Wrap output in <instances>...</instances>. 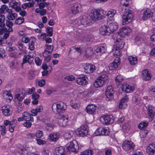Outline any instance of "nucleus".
<instances>
[{"label":"nucleus","mask_w":155,"mask_h":155,"mask_svg":"<svg viewBox=\"0 0 155 155\" xmlns=\"http://www.w3.org/2000/svg\"><path fill=\"white\" fill-rule=\"evenodd\" d=\"M106 50L105 47L104 46L98 47L94 51H93L92 48H87L85 50L84 56L88 58L92 56L94 53L98 56L101 55L102 53H105Z\"/></svg>","instance_id":"obj_1"},{"label":"nucleus","mask_w":155,"mask_h":155,"mask_svg":"<svg viewBox=\"0 0 155 155\" xmlns=\"http://www.w3.org/2000/svg\"><path fill=\"white\" fill-rule=\"evenodd\" d=\"M134 15L132 11L125 9L122 16L123 24L124 25L130 22L133 18Z\"/></svg>","instance_id":"obj_2"},{"label":"nucleus","mask_w":155,"mask_h":155,"mask_svg":"<svg viewBox=\"0 0 155 155\" xmlns=\"http://www.w3.org/2000/svg\"><path fill=\"white\" fill-rule=\"evenodd\" d=\"M103 10L94 9L91 12L90 15L91 19L94 21H96L101 19L104 14Z\"/></svg>","instance_id":"obj_3"},{"label":"nucleus","mask_w":155,"mask_h":155,"mask_svg":"<svg viewBox=\"0 0 155 155\" xmlns=\"http://www.w3.org/2000/svg\"><path fill=\"white\" fill-rule=\"evenodd\" d=\"M108 79V77L107 74H102L96 79L94 82V85L96 87H101Z\"/></svg>","instance_id":"obj_4"},{"label":"nucleus","mask_w":155,"mask_h":155,"mask_svg":"<svg viewBox=\"0 0 155 155\" xmlns=\"http://www.w3.org/2000/svg\"><path fill=\"white\" fill-rule=\"evenodd\" d=\"M67 106L65 104L62 102H58L53 104L52 106L53 111L55 109L56 111L59 113L63 112L66 109Z\"/></svg>","instance_id":"obj_5"},{"label":"nucleus","mask_w":155,"mask_h":155,"mask_svg":"<svg viewBox=\"0 0 155 155\" xmlns=\"http://www.w3.org/2000/svg\"><path fill=\"white\" fill-rule=\"evenodd\" d=\"M135 147V145L130 140L125 141L122 145L123 149L127 152L133 151Z\"/></svg>","instance_id":"obj_6"},{"label":"nucleus","mask_w":155,"mask_h":155,"mask_svg":"<svg viewBox=\"0 0 155 155\" xmlns=\"http://www.w3.org/2000/svg\"><path fill=\"white\" fill-rule=\"evenodd\" d=\"M113 37L114 42L115 43V45L114 47H116L119 50L122 49L124 45V40L120 38V37L118 38L116 35H114Z\"/></svg>","instance_id":"obj_7"},{"label":"nucleus","mask_w":155,"mask_h":155,"mask_svg":"<svg viewBox=\"0 0 155 155\" xmlns=\"http://www.w3.org/2000/svg\"><path fill=\"white\" fill-rule=\"evenodd\" d=\"M81 6L78 3L72 4L68 10V12L71 13L76 14L81 11Z\"/></svg>","instance_id":"obj_8"},{"label":"nucleus","mask_w":155,"mask_h":155,"mask_svg":"<svg viewBox=\"0 0 155 155\" xmlns=\"http://www.w3.org/2000/svg\"><path fill=\"white\" fill-rule=\"evenodd\" d=\"M87 134V126L86 124L82 125L76 132V134L80 137L85 136Z\"/></svg>","instance_id":"obj_9"},{"label":"nucleus","mask_w":155,"mask_h":155,"mask_svg":"<svg viewBox=\"0 0 155 155\" xmlns=\"http://www.w3.org/2000/svg\"><path fill=\"white\" fill-rule=\"evenodd\" d=\"M68 144L69 145L67 147L68 150L74 152L78 151L79 149V146L76 140H73L70 142Z\"/></svg>","instance_id":"obj_10"},{"label":"nucleus","mask_w":155,"mask_h":155,"mask_svg":"<svg viewBox=\"0 0 155 155\" xmlns=\"http://www.w3.org/2000/svg\"><path fill=\"white\" fill-rule=\"evenodd\" d=\"M131 31V29L128 27H124L120 28L119 32L116 34L118 37H124L125 35H128Z\"/></svg>","instance_id":"obj_11"},{"label":"nucleus","mask_w":155,"mask_h":155,"mask_svg":"<svg viewBox=\"0 0 155 155\" xmlns=\"http://www.w3.org/2000/svg\"><path fill=\"white\" fill-rule=\"evenodd\" d=\"M101 120L105 124H111L114 121L113 117L111 115L103 116L101 118Z\"/></svg>","instance_id":"obj_12"},{"label":"nucleus","mask_w":155,"mask_h":155,"mask_svg":"<svg viewBox=\"0 0 155 155\" xmlns=\"http://www.w3.org/2000/svg\"><path fill=\"white\" fill-rule=\"evenodd\" d=\"M68 122V118L64 115H59L58 122L61 126H65L67 125Z\"/></svg>","instance_id":"obj_13"},{"label":"nucleus","mask_w":155,"mask_h":155,"mask_svg":"<svg viewBox=\"0 0 155 155\" xmlns=\"http://www.w3.org/2000/svg\"><path fill=\"white\" fill-rule=\"evenodd\" d=\"M2 113L5 116H8L12 113V108L9 105H6L2 107Z\"/></svg>","instance_id":"obj_14"},{"label":"nucleus","mask_w":155,"mask_h":155,"mask_svg":"<svg viewBox=\"0 0 155 155\" xmlns=\"http://www.w3.org/2000/svg\"><path fill=\"white\" fill-rule=\"evenodd\" d=\"M150 17L153 18V20H155V13L152 12L149 9H147L143 12V19L145 20Z\"/></svg>","instance_id":"obj_15"},{"label":"nucleus","mask_w":155,"mask_h":155,"mask_svg":"<svg viewBox=\"0 0 155 155\" xmlns=\"http://www.w3.org/2000/svg\"><path fill=\"white\" fill-rule=\"evenodd\" d=\"M109 133V131L106 128L99 127L95 131L94 134L95 136L107 135Z\"/></svg>","instance_id":"obj_16"},{"label":"nucleus","mask_w":155,"mask_h":155,"mask_svg":"<svg viewBox=\"0 0 155 155\" xmlns=\"http://www.w3.org/2000/svg\"><path fill=\"white\" fill-rule=\"evenodd\" d=\"M97 107L93 104H89L86 107V111L88 114H96Z\"/></svg>","instance_id":"obj_17"},{"label":"nucleus","mask_w":155,"mask_h":155,"mask_svg":"<svg viewBox=\"0 0 155 155\" xmlns=\"http://www.w3.org/2000/svg\"><path fill=\"white\" fill-rule=\"evenodd\" d=\"M121 88L123 91L127 93L133 92L134 89V86L129 85L126 83L123 84Z\"/></svg>","instance_id":"obj_18"},{"label":"nucleus","mask_w":155,"mask_h":155,"mask_svg":"<svg viewBox=\"0 0 155 155\" xmlns=\"http://www.w3.org/2000/svg\"><path fill=\"white\" fill-rule=\"evenodd\" d=\"M114 93V91L112 87L111 86H108L105 91V95L108 98V101L113 97Z\"/></svg>","instance_id":"obj_19"},{"label":"nucleus","mask_w":155,"mask_h":155,"mask_svg":"<svg viewBox=\"0 0 155 155\" xmlns=\"http://www.w3.org/2000/svg\"><path fill=\"white\" fill-rule=\"evenodd\" d=\"M99 31L100 34L103 35H109L110 34V30L109 29L108 26L105 25L100 28Z\"/></svg>","instance_id":"obj_20"},{"label":"nucleus","mask_w":155,"mask_h":155,"mask_svg":"<svg viewBox=\"0 0 155 155\" xmlns=\"http://www.w3.org/2000/svg\"><path fill=\"white\" fill-rule=\"evenodd\" d=\"M87 77L85 75L82 77H78L76 78V82L80 85H85L87 83Z\"/></svg>","instance_id":"obj_21"},{"label":"nucleus","mask_w":155,"mask_h":155,"mask_svg":"<svg viewBox=\"0 0 155 155\" xmlns=\"http://www.w3.org/2000/svg\"><path fill=\"white\" fill-rule=\"evenodd\" d=\"M155 152V143L150 144L146 149L147 153L149 155H153Z\"/></svg>","instance_id":"obj_22"},{"label":"nucleus","mask_w":155,"mask_h":155,"mask_svg":"<svg viewBox=\"0 0 155 155\" xmlns=\"http://www.w3.org/2000/svg\"><path fill=\"white\" fill-rule=\"evenodd\" d=\"M120 58L117 56L114 60L113 62L110 64V67L111 68V69L115 70L120 64Z\"/></svg>","instance_id":"obj_23"},{"label":"nucleus","mask_w":155,"mask_h":155,"mask_svg":"<svg viewBox=\"0 0 155 155\" xmlns=\"http://www.w3.org/2000/svg\"><path fill=\"white\" fill-rule=\"evenodd\" d=\"M132 101L135 105H137L141 104V97L140 95L135 94L132 97Z\"/></svg>","instance_id":"obj_24"},{"label":"nucleus","mask_w":155,"mask_h":155,"mask_svg":"<svg viewBox=\"0 0 155 155\" xmlns=\"http://www.w3.org/2000/svg\"><path fill=\"white\" fill-rule=\"evenodd\" d=\"M149 72V70L147 69H146L143 71H142V79L143 80L146 81L151 79V75Z\"/></svg>","instance_id":"obj_25"},{"label":"nucleus","mask_w":155,"mask_h":155,"mask_svg":"<svg viewBox=\"0 0 155 155\" xmlns=\"http://www.w3.org/2000/svg\"><path fill=\"white\" fill-rule=\"evenodd\" d=\"M89 23L88 18L85 17L84 18L83 17L81 20L78 21L77 22L75 23V25L76 27L77 26L80 25L81 24L84 26H86Z\"/></svg>","instance_id":"obj_26"},{"label":"nucleus","mask_w":155,"mask_h":155,"mask_svg":"<svg viewBox=\"0 0 155 155\" xmlns=\"http://www.w3.org/2000/svg\"><path fill=\"white\" fill-rule=\"evenodd\" d=\"M22 116H23L25 120L31 122H33L34 121L33 118L31 117V114L28 113L27 112H24L22 113Z\"/></svg>","instance_id":"obj_27"},{"label":"nucleus","mask_w":155,"mask_h":155,"mask_svg":"<svg viewBox=\"0 0 155 155\" xmlns=\"http://www.w3.org/2000/svg\"><path fill=\"white\" fill-rule=\"evenodd\" d=\"M84 69L85 72L87 73H92L95 70V66L92 64H88L84 67Z\"/></svg>","instance_id":"obj_28"},{"label":"nucleus","mask_w":155,"mask_h":155,"mask_svg":"<svg viewBox=\"0 0 155 155\" xmlns=\"http://www.w3.org/2000/svg\"><path fill=\"white\" fill-rule=\"evenodd\" d=\"M65 152L64 147L61 146L58 147L55 149L54 155H64Z\"/></svg>","instance_id":"obj_29"},{"label":"nucleus","mask_w":155,"mask_h":155,"mask_svg":"<svg viewBox=\"0 0 155 155\" xmlns=\"http://www.w3.org/2000/svg\"><path fill=\"white\" fill-rule=\"evenodd\" d=\"M25 91L23 89H21L19 93L15 95V97L18 100L21 101L24 98L25 94Z\"/></svg>","instance_id":"obj_30"},{"label":"nucleus","mask_w":155,"mask_h":155,"mask_svg":"<svg viewBox=\"0 0 155 155\" xmlns=\"http://www.w3.org/2000/svg\"><path fill=\"white\" fill-rule=\"evenodd\" d=\"M60 134L58 133H51L49 136V139L53 141H56L59 138Z\"/></svg>","instance_id":"obj_31"},{"label":"nucleus","mask_w":155,"mask_h":155,"mask_svg":"<svg viewBox=\"0 0 155 155\" xmlns=\"http://www.w3.org/2000/svg\"><path fill=\"white\" fill-rule=\"evenodd\" d=\"M155 109L151 106H150L148 109L147 114L151 118L153 117L155 115Z\"/></svg>","instance_id":"obj_32"},{"label":"nucleus","mask_w":155,"mask_h":155,"mask_svg":"<svg viewBox=\"0 0 155 155\" xmlns=\"http://www.w3.org/2000/svg\"><path fill=\"white\" fill-rule=\"evenodd\" d=\"M109 29L110 30V33L116 30L118 28L117 24L116 23H110L108 26Z\"/></svg>","instance_id":"obj_33"},{"label":"nucleus","mask_w":155,"mask_h":155,"mask_svg":"<svg viewBox=\"0 0 155 155\" xmlns=\"http://www.w3.org/2000/svg\"><path fill=\"white\" fill-rule=\"evenodd\" d=\"M128 60L130 64L132 65H135L137 62V58L136 57L129 56Z\"/></svg>","instance_id":"obj_34"},{"label":"nucleus","mask_w":155,"mask_h":155,"mask_svg":"<svg viewBox=\"0 0 155 155\" xmlns=\"http://www.w3.org/2000/svg\"><path fill=\"white\" fill-rule=\"evenodd\" d=\"M46 48L45 49L44 52L48 54H51L53 51L54 46L52 45H45Z\"/></svg>","instance_id":"obj_35"},{"label":"nucleus","mask_w":155,"mask_h":155,"mask_svg":"<svg viewBox=\"0 0 155 155\" xmlns=\"http://www.w3.org/2000/svg\"><path fill=\"white\" fill-rule=\"evenodd\" d=\"M17 17V15L15 13H13L12 10L9 12L8 18L9 20H13Z\"/></svg>","instance_id":"obj_36"},{"label":"nucleus","mask_w":155,"mask_h":155,"mask_svg":"<svg viewBox=\"0 0 155 155\" xmlns=\"http://www.w3.org/2000/svg\"><path fill=\"white\" fill-rule=\"evenodd\" d=\"M3 97L4 98L6 99H8L9 100H12L13 98L12 95L11 94V92H6L4 93L3 94Z\"/></svg>","instance_id":"obj_37"},{"label":"nucleus","mask_w":155,"mask_h":155,"mask_svg":"<svg viewBox=\"0 0 155 155\" xmlns=\"http://www.w3.org/2000/svg\"><path fill=\"white\" fill-rule=\"evenodd\" d=\"M130 127L128 123H125L122 126V130L124 132H128L130 129Z\"/></svg>","instance_id":"obj_38"},{"label":"nucleus","mask_w":155,"mask_h":155,"mask_svg":"<svg viewBox=\"0 0 155 155\" xmlns=\"http://www.w3.org/2000/svg\"><path fill=\"white\" fill-rule=\"evenodd\" d=\"M116 10L113 9H111L109 11L107 14V15L109 18H110L112 20L114 15L116 13Z\"/></svg>","instance_id":"obj_39"},{"label":"nucleus","mask_w":155,"mask_h":155,"mask_svg":"<svg viewBox=\"0 0 155 155\" xmlns=\"http://www.w3.org/2000/svg\"><path fill=\"white\" fill-rule=\"evenodd\" d=\"M148 125V123L147 121L144 120L141 122L140 124L138 125V127L139 129H141L144 127H146Z\"/></svg>","instance_id":"obj_40"},{"label":"nucleus","mask_w":155,"mask_h":155,"mask_svg":"<svg viewBox=\"0 0 155 155\" xmlns=\"http://www.w3.org/2000/svg\"><path fill=\"white\" fill-rule=\"evenodd\" d=\"M35 41L34 38H31V41H30V43L28 44L29 48L31 51H32L35 48L34 44L35 43Z\"/></svg>","instance_id":"obj_41"},{"label":"nucleus","mask_w":155,"mask_h":155,"mask_svg":"<svg viewBox=\"0 0 155 155\" xmlns=\"http://www.w3.org/2000/svg\"><path fill=\"white\" fill-rule=\"evenodd\" d=\"M46 31L47 33V35L49 37H51L53 35V28L52 27L48 26L46 29Z\"/></svg>","instance_id":"obj_42"},{"label":"nucleus","mask_w":155,"mask_h":155,"mask_svg":"<svg viewBox=\"0 0 155 155\" xmlns=\"http://www.w3.org/2000/svg\"><path fill=\"white\" fill-rule=\"evenodd\" d=\"M15 49V47L12 46V43L11 42H8L7 44V49L9 51H14Z\"/></svg>","instance_id":"obj_43"},{"label":"nucleus","mask_w":155,"mask_h":155,"mask_svg":"<svg viewBox=\"0 0 155 155\" xmlns=\"http://www.w3.org/2000/svg\"><path fill=\"white\" fill-rule=\"evenodd\" d=\"M144 40L143 38H141L140 36H137L135 38V42L137 45H140L142 42V41H143Z\"/></svg>","instance_id":"obj_44"},{"label":"nucleus","mask_w":155,"mask_h":155,"mask_svg":"<svg viewBox=\"0 0 155 155\" xmlns=\"http://www.w3.org/2000/svg\"><path fill=\"white\" fill-rule=\"evenodd\" d=\"M0 131H1V134L4 136L6 133V128L5 126L0 125Z\"/></svg>","instance_id":"obj_45"},{"label":"nucleus","mask_w":155,"mask_h":155,"mask_svg":"<svg viewBox=\"0 0 155 155\" xmlns=\"http://www.w3.org/2000/svg\"><path fill=\"white\" fill-rule=\"evenodd\" d=\"M93 151L91 150H84L81 152L80 155H92Z\"/></svg>","instance_id":"obj_46"},{"label":"nucleus","mask_w":155,"mask_h":155,"mask_svg":"<svg viewBox=\"0 0 155 155\" xmlns=\"http://www.w3.org/2000/svg\"><path fill=\"white\" fill-rule=\"evenodd\" d=\"M43 56L44 58V60L47 62H48L50 61L51 57L50 55L48 54L43 52Z\"/></svg>","instance_id":"obj_47"},{"label":"nucleus","mask_w":155,"mask_h":155,"mask_svg":"<svg viewBox=\"0 0 155 155\" xmlns=\"http://www.w3.org/2000/svg\"><path fill=\"white\" fill-rule=\"evenodd\" d=\"M31 38H29L28 37L23 36L21 38V41L23 43H27L29 42L30 41H31Z\"/></svg>","instance_id":"obj_48"},{"label":"nucleus","mask_w":155,"mask_h":155,"mask_svg":"<svg viewBox=\"0 0 155 155\" xmlns=\"http://www.w3.org/2000/svg\"><path fill=\"white\" fill-rule=\"evenodd\" d=\"M24 21V18L22 17H19L16 19L15 23L16 24L20 25Z\"/></svg>","instance_id":"obj_49"},{"label":"nucleus","mask_w":155,"mask_h":155,"mask_svg":"<svg viewBox=\"0 0 155 155\" xmlns=\"http://www.w3.org/2000/svg\"><path fill=\"white\" fill-rule=\"evenodd\" d=\"M113 50V51H114V55L119 56L121 54L120 50L118 49V48H116V47H114Z\"/></svg>","instance_id":"obj_50"},{"label":"nucleus","mask_w":155,"mask_h":155,"mask_svg":"<svg viewBox=\"0 0 155 155\" xmlns=\"http://www.w3.org/2000/svg\"><path fill=\"white\" fill-rule=\"evenodd\" d=\"M43 135V133L42 131L38 130H37L35 134V136L36 137L40 138Z\"/></svg>","instance_id":"obj_51"},{"label":"nucleus","mask_w":155,"mask_h":155,"mask_svg":"<svg viewBox=\"0 0 155 155\" xmlns=\"http://www.w3.org/2000/svg\"><path fill=\"white\" fill-rule=\"evenodd\" d=\"M120 3L123 6L127 7L129 5V0H121Z\"/></svg>","instance_id":"obj_52"},{"label":"nucleus","mask_w":155,"mask_h":155,"mask_svg":"<svg viewBox=\"0 0 155 155\" xmlns=\"http://www.w3.org/2000/svg\"><path fill=\"white\" fill-rule=\"evenodd\" d=\"M19 153L21 155H27L28 151L25 148H23L19 151Z\"/></svg>","instance_id":"obj_53"},{"label":"nucleus","mask_w":155,"mask_h":155,"mask_svg":"<svg viewBox=\"0 0 155 155\" xmlns=\"http://www.w3.org/2000/svg\"><path fill=\"white\" fill-rule=\"evenodd\" d=\"M29 56V55H26L24 56L23 59V61L21 63L22 64H24L25 63L28 62Z\"/></svg>","instance_id":"obj_54"},{"label":"nucleus","mask_w":155,"mask_h":155,"mask_svg":"<svg viewBox=\"0 0 155 155\" xmlns=\"http://www.w3.org/2000/svg\"><path fill=\"white\" fill-rule=\"evenodd\" d=\"M45 127L47 130L51 131L53 130L54 126L48 123L46 124Z\"/></svg>","instance_id":"obj_55"},{"label":"nucleus","mask_w":155,"mask_h":155,"mask_svg":"<svg viewBox=\"0 0 155 155\" xmlns=\"http://www.w3.org/2000/svg\"><path fill=\"white\" fill-rule=\"evenodd\" d=\"M18 48L22 51H24L25 49V47L21 43H19Z\"/></svg>","instance_id":"obj_56"},{"label":"nucleus","mask_w":155,"mask_h":155,"mask_svg":"<svg viewBox=\"0 0 155 155\" xmlns=\"http://www.w3.org/2000/svg\"><path fill=\"white\" fill-rule=\"evenodd\" d=\"M7 8L8 6L6 5H3L0 8V13H4L5 10Z\"/></svg>","instance_id":"obj_57"},{"label":"nucleus","mask_w":155,"mask_h":155,"mask_svg":"<svg viewBox=\"0 0 155 155\" xmlns=\"http://www.w3.org/2000/svg\"><path fill=\"white\" fill-rule=\"evenodd\" d=\"M35 62L37 65H40L42 62V61L39 57H36L35 59Z\"/></svg>","instance_id":"obj_58"},{"label":"nucleus","mask_w":155,"mask_h":155,"mask_svg":"<svg viewBox=\"0 0 155 155\" xmlns=\"http://www.w3.org/2000/svg\"><path fill=\"white\" fill-rule=\"evenodd\" d=\"M36 141L39 145L44 144L46 143L45 141L40 139L36 138Z\"/></svg>","instance_id":"obj_59"},{"label":"nucleus","mask_w":155,"mask_h":155,"mask_svg":"<svg viewBox=\"0 0 155 155\" xmlns=\"http://www.w3.org/2000/svg\"><path fill=\"white\" fill-rule=\"evenodd\" d=\"M39 95L36 93H34L32 95V99L33 100H38L39 97Z\"/></svg>","instance_id":"obj_60"},{"label":"nucleus","mask_w":155,"mask_h":155,"mask_svg":"<svg viewBox=\"0 0 155 155\" xmlns=\"http://www.w3.org/2000/svg\"><path fill=\"white\" fill-rule=\"evenodd\" d=\"M123 80V77L120 75H119L115 78V80L117 82H120Z\"/></svg>","instance_id":"obj_61"},{"label":"nucleus","mask_w":155,"mask_h":155,"mask_svg":"<svg viewBox=\"0 0 155 155\" xmlns=\"http://www.w3.org/2000/svg\"><path fill=\"white\" fill-rule=\"evenodd\" d=\"M6 55L5 51L2 48H0V57H4Z\"/></svg>","instance_id":"obj_62"},{"label":"nucleus","mask_w":155,"mask_h":155,"mask_svg":"<svg viewBox=\"0 0 155 155\" xmlns=\"http://www.w3.org/2000/svg\"><path fill=\"white\" fill-rule=\"evenodd\" d=\"M128 100V97L126 95L124 97H123L121 99L120 102L122 103H127Z\"/></svg>","instance_id":"obj_63"},{"label":"nucleus","mask_w":155,"mask_h":155,"mask_svg":"<svg viewBox=\"0 0 155 155\" xmlns=\"http://www.w3.org/2000/svg\"><path fill=\"white\" fill-rule=\"evenodd\" d=\"M45 83V80L42 79L40 81L38 82V85L40 87L43 86Z\"/></svg>","instance_id":"obj_64"}]
</instances>
